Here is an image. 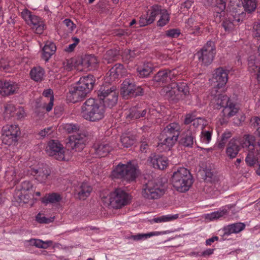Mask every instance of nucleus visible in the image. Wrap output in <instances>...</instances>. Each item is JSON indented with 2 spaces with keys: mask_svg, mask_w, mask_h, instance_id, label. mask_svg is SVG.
<instances>
[{
  "mask_svg": "<svg viewBox=\"0 0 260 260\" xmlns=\"http://www.w3.org/2000/svg\"><path fill=\"white\" fill-rule=\"evenodd\" d=\"M44 100V107H45L47 111L49 112L52 109L54 98L51 89H48L44 91L43 93Z\"/></svg>",
  "mask_w": 260,
  "mask_h": 260,
  "instance_id": "33",
  "label": "nucleus"
},
{
  "mask_svg": "<svg viewBox=\"0 0 260 260\" xmlns=\"http://www.w3.org/2000/svg\"><path fill=\"white\" fill-rule=\"evenodd\" d=\"M44 71L43 69L39 66L33 68L30 72L31 78L35 81H41L44 76Z\"/></svg>",
  "mask_w": 260,
  "mask_h": 260,
  "instance_id": "38",
  "label": "nucleus"
},
{
  "mask_svg": "<svg viewBox=\"0 0 260 260\" xmlns=\"http://www.w3.org/2000/svg\"><path fill=\"white\" fill-rule=\"evenodd\" d=\"M16 172L13 168H11L6 171V177L8 181L14 180Z\"/></svg>",
  "mask_w": 260,
  "mask_h": 260,
  "instance_id": "58",
  "label": "nucleus"
},
{
  "mask_svg": "<svg viewBox=\"0 0 260 260\" xmlns=\"http://www.w3.org/2000/svg\"><path fill=\"white\" fill-rule=\"evenodd\" d=\"M16 107L13 104H8L5 106V113L7 115L14 116H15Z\"/></svg>",
  "mask_w": 260,
  "mask_h": 260,
  "instance_id": "55",
  "label": "nucleus"
},
{
  "mask_svg": "<svg viewBox=\"0 0 260 260\" xmlns=\"http://www.w3.org/2000/svg\"><path fill=\"white\" fill-rule=\"evenodd\" d=\"M94 82L92 75L81 77L78 82L70 87L67 100L70 102L76 103L84 98L93 88Z\"/></svg>",
  "mask_w": 260,
  "mask_h": 260,
  "instance_id": "2",
  "label": "nucleus"
},
{
  "mask_svg": "<svg viewBox=\"0 0 260 260\" xmlns=\"http://www.w3.org/2000/svg\"><path fill=\"white\" fill-rule=\"evenodd\" d=\"M36 221L40 223H49L54 220V217L46 218L41 213H39L36 216Z\"/></svg>",
  "mask_w": 260,
  "mask_h": 260,
  "instance_id": "53",
  "label": "nucleus"
},
{
  "mask_svg": "<svg viewBox=\"0 0 260 260\" xmlns=\"http://www.w3.org/2000/svg\"><path fill=\"white\" fill-rule=\"evenodd\" d=\"M29 245H34L38 248H47L52 245L51 241H43L40 239H32L28 241Z\"/></svg>",
  "mask_w": 260,
  "mask_h": 260,
  "instance_id": "44",
  "label": "nucleus"
},
{
  "mask_svg": "<svg viewBox=\"0 0 260 260\" xmlns=\"http://www.w3.org/2000/svg\"><path fill=\"white\" fill-rule=\"evenodd\" d=\"M178 218V214H168L155 217L152 220L155 223H160L171 221Z\"/></svg>",
  "mask_w": 260,
  "mask_h": 260,
  "instance_id": "46",
  "label": "nucleus"
},
{
  "mask_svg": "<svg viewBox=\"0 0 260 260\" xmlns=\"http://www.w3.org/2000/svg\"><path fill=\"white\" fill-rule=\"evenodd\" d=\"M180 34V30L177 28L170 29L166 31V36L171 38H177Z\"/></svg>",
  "mask_w": 260,
  "mask_h": 260,
  "instance_id": "54",
  "label": "nucleus"
},
{
  "mask_svg": "<svg viewBox=\"0 0 260 260\" xmlns=\"http://www.w3.org/2000/svg\"><path fill=\"white\" fill-rule=\"evenodd\" d=\"M222 92L220 90H218L217 92L214 90H212L211 94L213 98L211 101V104L215 109L223 108L231 101L228 96L222 93Z\"/></svg>",
  "mask_w": 260,
  "mask_h": 260,
  "instance_id": "20",
  "label": "nucleus"
},
{
  "mask_svg": "<svg viewBox=\"0 0 260 260\" xmlns=\"http://www.w3.org/2000/svg\"><path fill=\"white\" fill-rule=\"evenodd\" d=\"M242 4V0H231L230 3V13L242 17L243 13L238 11L237 8L241 7Z\"/></svg>",
  "mask_w": 260,
  "mask_h": 260,
  "instance_id": "40",
  "label": "nucleus"
},
{
  "mask_svg": "<svg viewBox=\"0 0 260 260\" xmlns=\"http://www.w3.org/2000/svg\"><path fill=\"white\" fill-rule=\"evenodd\" d=\"M245 228V225L242 223H236L230 225L226 228V231L229 234L238 233Z\"/></svg>",
  "mask_w": 260,
  "mask_h": 260,
  "instance_id": "48",
  "label": "nucleus"
},
{
  "mask_svg": "<svg viewBox=\"0 0 260 260\" xmlns=\"http://www.w3.org/2000/svg\"><path fill=\"white\" fill-rule=\"evenodd\" d=\"M15 116H17L19 119L24 117L25 113L24 109L20 107L16 108Z\"/></svg>",
  "mask_w": 260,
  "mask_h": 260,
  "instance_id": "64",
  "label": "nucleus"
},
{
  "mask_svg": "<svg viewBox=\"0 0 260 260\" xmlns=\"http://www.w3.org/2000/svg\"><path fill=\"white\" fill-rule=\"evenodd\" d=\"M165 193L164 186L154 180L149 181L143 187L142 196L147 199H157Z\"/></svg>",
  "mask_w": 260,
  "mask_h": 260,
  "instance_id": "10",
  "label": "nucleus"
},
{
  "mask_svg": "<svg viewBox=\"0 0 260 260\" xmlns=\"http://www.w3.org/2000/svg\"><path fill=\"white\" fill-rule=\"evenodd\" d=\"M63 24L68 28L70 31H73L76 28L75 24L70 19H66L63 21Z\"/></svg>",
  "mask_w": 260,
  "mask_h": 260,
  "instance_id": "60",
  "label": "nucleus"
},
{
  "mask_svg": "<svg viewBox=\"0 0 260 260\" xmlns=\"http://www.w3.org/2000/svg\"><path fill=\"white\" fill-rule=\"evenodd\" d=\"M195 132L187 131L181 140V143L185 146L191 147L194 143Z\"/></svg>",
  "mask_w": 260,
  "mask_h": 260,
  "instance_id": "39",
  "label": "nucleus"
},
{
  "mask_svg": "<svg viewBox=\"0 0 260 260\" xmlns=\"http://www.w3.org/2000/svg\"><path fill=\"white\" fill-rule=\"evenodd\" d=\"M241 17L235 15V14L230 13L228 14L223 23L222 26L226 31H230L234 28L235 23L239 22Z\"/></svg>",
  "mask_w": 260,
  "mask_h": 260,
  "instance_id": "27",
  "label": "nucleus"
},
{
  "mask_svg": "<svg viewBox=\"0 0 260 260\" xmlns=\"http://www.w3.org/2000/svg\"><path fill=\"white\" fill-rule=\"evenodd\" d=\"M136 53L134 51H131L128 49H125L122 53V56L123 59L125 60H130L134 58Z\"/></svg>",
  "mask_w": 260,
  "mask_h": 260,
  "instance_id": "56",
  "label": "nucleus"
},
{
  "mask_svg": "<svg viewBox=\"0 0 260 260\" xmlns=\"http://www.w3.org/2000/svg\"><path fill=\"white\" fill-rule=\"evenodd\" d=\"M112 149L111 147L108 143H103L99 145H94L95 153L99 157L106 156Z\"/></svg>",
  "mask_w": 260,
  "mask_h": 260,
  "instance_id": "35",
  "label": "nucleus"
},
{
  "mask_svg": "<svg viewBox=\"0 0 260 260\" xmlns=\"http://www.w3.org/2000/svg\"><path fill=\"white\" fill-rule=\"evenodd\" d=\"M228 74L227 72L223 68L216 69L213 74L212 82L214 83V87L212 90L218 92L225 91V85L228 80Z\"/></svg>",
  "mask_w": 260,
  "mask_h": 260,
  "instance_id": "15",
  "label": "nucleus"
},
{
  "mask_svg": "<svg viewBox=\"0 0 260 260\" xmlns=\"http://www.w3.org/2000/svg\"><path fill=\"white\" fill-rule=\"evenodd\" d=\"M60 128L68 133H73V135L69 137L68 144L73 150L80 151L85 145V136L79 133V126L73 123H65L60 126Z\"/></svg>",
  "mask_w": 260,
  "mask_h": 260,
  "instance_id": "6",
  "label": "nucleus"
},
{
  "mask_svg": "<svg viewBox=\"0 0 260 260\" xmlns=\"http://www.w3.org/2000/svg\"><path fill=\"white\" fill-rule=\"evenodd\" d=\"M126 70L120 64H117L113 66L107 73L109 77V81H112L116 79L122 77L126 74Z\"/></svg>",
  "mask_w": 260,
  "mask_h": 260,
  "instance_id": "26",
  "label": "nucleus"
},
{
  "mask_svg": "<svg viewBox=\"0 0 260 260\" xmlns=\"http://www.w3.org/2000/svg\"><path fill=\"white\" fill-rule=\"evenodd\" d=\"M254 136L250 135H245L241 141L238 139L233 138L229 142L226 149L227 156L233 159L237 156L240 146L243 148H247L248 152L245 158L246 164L250 166H254L257 162H260V141L255 144Z\"/></svg>",
  "mask_w": 260,
  "mask_h": 260,
  "instance_id": "1",
  "label": "nucleus"
},
{
  "mask_svg": "<svg viewBox=\"0 0 260 260\" xmlns=\"http://www.w3.org/2000/svg\"><path fill=\"white\" fill-rule=\"evenodd\" d=\"M143 92V89L140 86H136L129 80H125L121 85V94L124 98L140 95Z\"/></svg>",
  "mask_w": 260,
  "mask_h": 260,
  "instance_id": "16",
  "label": "nucleus"
},
{
  "mask_svg": "<svg viewBox=\"0 0 260 260\" xmlns=\"http://www.w3.org/2000/svg\"><path fill=\"white\" fill-rule=\"evenodd\" d=\"M53 132V128L52 127H48L41 130L39 132V135L42 137H45L51 134Z\"/></svg>",
  "mask_w": 260,
  "mask_h": 260,
  "instance_id": "62",
  "label": "nucleus"
},
{
  "mask_svg": "<svg viewBox=\"0 0 260 260\" xmlns=\"http://www.w3.org/2000/svg\"><path fill=\"white\" fill-rule=\"evenodd\" d=\"M248 64L249 71L256 76L257 81L260 83V62L250 57Z\"/></svg>",
  "mask_w": 260,
  "mask_h": 260,
  "instance_id": "31",
  "label": "nucleus"
},
{
  "mask_svg": "<svg viewBox=\"0 0 260 260\" xmlns=\"http://www.w3.org/2000/svg\"><path fill=\"white\" fill-rule=\"evenodd\" d=\"M178 74L179 71L176 69L161 71L154 76V81L159 83L169 82Z\"/></svg>",
  "mask_w": 260,
  "mask_h": 260,
  "instance_id": "21",
  "label": "nucleus"
},
{
  "mask_svg": "<svg viewBox=\"0 0 260 260\" xmlns=\"http://www.w3.org/2000/svg\"><path fill=\"white\" fill-rule=\"evenodd\" d=\"M137 164L130 161L126 164L119 163L112 170L111 176L114 178H122L128 181H134L139 174Z\"/></svg>",
  "mask_w": 260,
  "mask_h": 260,
  "instance_id": "4",
  "label": "nucleus"
},
{
  "mask_svg": "<svg viewBox=\"0 0 260 260\" xmlns=\"http://www.w3.org/2000/svg\"><path fill=\"white\" fill-rule=\"evenodd\" d=\"M0 66L6 72H11L14 66V62L10 61L7 58H2L0 60Z\"/></svg>",
  "mask_w": 260,
  "mask_h": 260,
  "instance_id": "49",
  "label": "nucleus"
},
{
  "mask_svg": "<svg viewBox=\"0 0 260 260\" xmlns=\"http://www.w3.org/2000/svg\"><path fill=\"white\" fill-rule=\"evenodd\" d=\"M172 233V231L170 230H166L164 231H153L148 233L149 238L153 236H158L162 235L169 234Z\"/></svg>",
  "mask_w": 260,
  "mask_h": 260,
  "instance_id": "59",
  "label": "nucleus"
},
{
  "mask_svg": "<svg viewBox=\"0 0 260 260\" xmlns=\"http://www.w3.org/2000/svg\"><path fill=\"white\" fill-rule=\"evenodd\" d=\"M162 109H165V108L160 106H157L156 107L154 106H151L148 109V114L150 115V117L152 116H158L159 118V115H163L164 114V111ZM147 112V109H145L142 111H141L136 108H133L130 109L129 113L127 115V117H132L135 119H138L140 117L145 116Z\"/></svg>",
  "mask_w": 260,
  "mask_h": 260,
  "instance_id": "13",
  "label": "nucleus"
},
{
  "mask_svg": "<svg viewBox=\"0 0 260 260\" xmlns=\"http://www.w3.org/2000/svg\"><path fill=\"white\" fill-rule=\"evenodd\" d=\"M216 53L214 43L208 42L203 48L197 53L199 60L202 63L208 65L212 62Z\"/></svg>",
  "mask_w": 260,
  "mask_h": 260,
  "instance_id": "14",
  "label": "nucleus"
},
{
  "mask_svg": "<svg viewBox=\"0 0 260 260\" xmlns=\"http://www.w3.org/2000/svg\"><path fill=\"white\" fill-rule=\"evenodd\" d=\"M31 174L40 183L47 181L50 175V171L47 167L43 165L30 168Z\"/></svg>",
  "mask_w": 260,
  "mask_h": 260,
  "instance_id": "19",
  "label": "nucleus"
},
{
  "mask_svg": "<svg viewBox=\"0 0 260 260\" xmlns=\"http://www.w3.org/2000/svg\"><path fill=\"white\" fill-rule=\"evenodd\" d=\"M175 137H170L162 134L160 136L159 142L157 145V150L159 152L169 150L177 141Z\"/></svg>",
  "mask_w": 260,
  "mask_h": 260,
  "instance_id": "24",
  "label": "nucleus"
},
{
  "mask_svg": "<svg viewBox=\"0 0 260 260\" xmlns=\"http://www.w3.org/2000/svg\"><path fill=\"white\" fill-rule=\"evenodd\" d=\"M121 143L124 147H131L135 142L134 137L129 134H124L121 137Z\"/></svg>",
  "mask_w": 260,
  "mask_h": 260,
  "instance_id": "45",
  "label": "nucleus"
},
{
  "mask_svg": "<svg viewBox=\"0 0 260 260\" xmlns=\"http://www.w3.org/2000/svg\"><path fill=\"white\" fill-rule=\"evenodd\" d=\"M149 238L148 233H139L137 235L131 236V239L135 241L145 240Z\"/></svg>",
  "mask_w": 260,
  "mask_h": 260,
  "instance_id": "57",
  "label": "nucleus"
},
{
  "mask_svg": "<svg viewBox=\"0 0 260 260\" xmlns=\"http://www.w3.org/2000/svg\"><path fill=\"white\" fill-rule=\"evenodd\" d=\"M45 151L46 153L60 161H68L71 158L69 150L66 149L58 141L51 140L48 142Z\"/></svg>",
  "mask_w": 260,
  "mask_h": 260,
  "instance_id": "9",
  "label": "nucleus"
},
{
  "mask_svg": "<svg viewBox=\"0 0 260 260\" xmlns=\"http://www.w3.org/2000/svg\"><path fill=\"white\" fill-rule=\"evenodd\" d=\"M73 40L74 41V43L69 45V46L65 49L66 51L68 52H72L74 50L77 45L79 42V39L77 38H73Z\"/></svg>",
  "mask_w": 260,
  "mask_h": 260,
  "instance_id": "63",
  "label": "nucleus"
},
{
  "mask_svg": "<svg viewBox=\"0 0 260 260\" xmlns=\"http://www.w3.org/2000/svg\"><path fill=\"white\" fill-rule=\"evenodd\" d=\"M117 54V52L116 50H110L104 55V59L106 61L107 63H110L115 60Z\"/></svg>",
  "mask_w": 260,
  "mask_h": 260,
  "instance_id": "51",
  "label": "nucleus"
},
{
  "mask_svg": "<svg viewBox=\"0 0 260 260\" xmlns=\"http://www.w3.org/2000/svg\"><path fill=\"white\" fill-rule=\"evenodd\" d=\"M61 199V197L59 194L53 192L46 194L41 199V202L42 203L47 205L58 203Z\"/></svg>",
  "mask_w": 260,
  "mask_h": 260,
  "instance_id": "37",
  "label": "nucleus"
},
{
  "mask_svg": "<svg viewBox=\"0 0 260 260\" xmlns=\"http://www.w3.org/2000/svg\"><path fill=\"white\" fill-rule=\"evenodd\" d=\"M20 135V130L17 124H6L2 129V142L8 145H15Z\"/></svg>",
  "mask_w": 260,
  "mask_h": 260,
  "instance_id": "11",
  "label": "nucleus"
},
{
  "mask_svg": "<svg viewBox=\"0 0 260 260\" xmlns=\"http://www.w3.org/2000/svg\"><path fill=\"white\" fill-rule=\"evenodd\" d=\"M148 163L154 168L164 170L168 165V160L165 156L152 154L148 159Z\"/></svg>",
  "mask_w": 260,
  "mask_h": 260,
  "instance_id": "23",
  "label": "nucleus"
},
{
  "mask_svg": "<svg viewBox=\"0 0 260 260\" xmlns=\"http://www.w3.org/2000/svg\"><path fill=\"white\" fill-rule=\"evenodd\" d=\"M253 36L255 38H260V23H254L252 29Z\"/></svg>",
  "mask_w": 260,
  "mask_h": 260,
  "instance_id": "61",
  "label": "nucleus"
},
{
  "mask_svg": "<svg viewBox=\"0 0 260 260\" xmlns=\"http://www.w3.org/2000/svg\"><path fill=\"white\" fill-rule=\"evenodd\" d=\"M159 18L157 24L158 26L162 27L166 25L170 20L169 14L166 9L161 8V13L158 15Z\"/></svg>",
  "mask_w": 260,
  "mask_h": 260,
  "instance_id": "43",
  "label": "nucleus"
},
{
  "mask_svg": "<svg viewBox=\"0 0 260 260\" xmlns=\"http://www.w3.org/2000/svg\"><path fill=\"white\" fill-rule=\"evenodd\" d=\"M101 200L105 206L118 209L127 205L131 198L123 190L118 188L109 194L101 195Z\"/></svg>",
  "mask_w": 260,
  "mask_h": 260,
  "instance_id": "7",
  "label": "nucleus"
},
{
  "mask_svg": "<svg viewBox=\"0 0 260 260\" xmlns=\"http://www.w3.org/2000/svg\"><path fill=\"white\" fill-rule=\"evenodd\" d=\"M98 63V60L95 56L92 55H85L82 59L81 65L84 69H92Z\"/></svg>",
  "mask_w": 260,
  "mask_h": 260,
  "instance_id": "34",
  "label": "nucleus"
},
{
  "mask_svg": "<svg viewBox=\"0 0 260 260\" xmlns=\"http://www.w3.org/2000/svg\"><path fill=\"white\" fill-rule=\"evenodd\" d=\"M161 7L158 5L152 6L147 12L146 15L140 18L139 23L141 26H146L153 23L155 18L161 13Z\"/></svg>",
  "mask_w": 260,
  "mask_h": 260,
  "instance_id": "18",
  "label": "nucleus"
},
{
  "mask_svg": "<svg viewBox=\"0 0 260 260\" xmlns=\"http://www.w3.org/2000/svg\"><path fill=\"white\" fill-rule=\"evenodd\" d=\"M105 113V109L102 103L93 99L86 100L81 107L82 117L89 121L101 120L104 117Z\"/></svg>",
  "mask_w": 260,
  "mask_h": 260,
  "instance_id": "3",
  "label": "nucleus"
},
{
  "mask_svg": "<svg viewBox=\"0 0 260 260\" xmlns=\"http://www.w3.org/2000/svg\"><path fill=\"white\" fill-rule=\"evenodd\" d=\"M223 108L222 113L225 119H228L235 115L238 112L239 109L237 106L232 101H230L228 104Z\"/></svg>",
  "mask_w": 260,
  "mask_h": 260,
  "instance_id": "32",
  "label": "nucleus"
},
{
  "mask_svg": "<svg viewBox=\"0 0 260 260\" xmlns=\"http://www.w3.org/2000/svg\"><path fill=\"white\" fill-rule=\"evenodd\" d=\"M180 127L179 125L175 122L168 124L163 131V134L170 137H175L177 140Z\"/></svg>",
  "mask_w": 260,
  "mask_h": 260,
  "instance_id": "30",
  "label": "nucleus"
},
{
  "mask_svg": "<svg viewBox=\"0 0 260 260\" xmlns=\"http://www.w3.org/2000/svg\"><path fill=\"white\" fill-rule=\"evenodd\" d=\"M192 125L194 127H198L200 126L202 129L208 126V122L203 118L197 117L196 119L194 120Z\"/></svg>",
  "mask_w": 260,
  "mask_h": 260,
  "instance_id": "52",
  "label": "nucleus"
},
{
  "mask_svg": "<svg viewBox=\"0 0 260 260\" xmlns=\"http://www.w3.org/2000/svg\"><path fill=\"white\" fill-rule=\"evenodd\" d=\"M118 92L114 87L110 89H100L98 91V97L102 104L105 107L112 108L117 102Z\"/></svg>",
  "mask_w": 260,
  "mask_h": 260,
  "instance_id": "12",
  "label": "nucleus"
},
{
  "mask_svg": "<svg viewBox=\"0 0 260 260\" xmlns=\"http://www.w3.org/2000/svg\"><path fill=\"white\" fill-rule=\"evenodd\" d=\"M230 208L231 205L223 206L216 211L204 214L203 216V218L207 221H211L218 219L226 215Z\"/></svg>",
  "mask_w": 260,
  "mask_h": 260,
  "instance_id": "25",
  "label": "nucleus"
},
{
  "mask_svg": "<svg viewBox=\"0 0 260 260\" xmlns=\"http://www.w3.org/2000/svg\"><path fill=\"white\" fill-rule=\"evenodd\" d=\"M56 46L52 42L47 41L42 48V58L48 61L56 51Z\"/></svg>",
  "mask_w": 260,
  "mask_h": 260,
  "instance_id": "29",
  "label": "nucleus"
},
{
  "mask_svg": "<svg viewBox=\"0 0 260 260\" xmlns=\"http://www.w3.org/2000/svg\"><path fill=\"white\" fill-rule=\"evenodd\" d=\"M33 186L29 181H24L21 183V187L20 191L16 193V196L19 198L20 202L27 203L31 197H34L32 194Z\"/></svg>",
  "mask_w": 260,
  "mask_h": 260,
  "instance_id": "17",
  "label": "nucleus"
},
{
  "mask_svg": "<svg viewBox=\"0 0 260 260\" xmlns=\"http://www.w3.org/2000/svg\"><path fill=\"white\" fill-rule=\"evenodd\" d=\"M213 129L210 126H206L202 129L200 141L204 144H208L211 140Z\"/></svg>",
  "mask_w": 260,
  "mask_h": 260,
  "instance_id": "36",
  "label": "nucleus"
},
{
  "mask_svg": "<svg viewBox=\"0 0 260 260\" xmlns=\"http://www.w3.org/2000/svg\"><path fill=\"white\" fill-rule=\"evenodd\" d=\"M92 188L87 183H83L80 186V190L78 192V197L80 200H84L89 196Z\"/></svg>",
  "mask_w": 260,
  "mask_h": 260,
  "instance_id": "42",
  "label": "nucleus"
},
{
  "mask_svg": "<svg viewBox=\"0 0 260 260\" xmlns=\"http://www.w3.org/2000/svg\"><path fill=\"white\" fill-rule=\"evenodd\" d=\"M192 183V175L185 168H179L172 175V184L177 191L184 192L188 190Z\"/></svg>",
  "mask_w": 260,
  "mask_h": 260,
  "instance_id": "5",
  "label": "nucleus"
},
{
  "mask_svg": "<svg viewBox=\"0 0 260 260\" xmlns=\"http://www.w3.org/2000/svg\"><path fill=\"white\" fill-rule=\"evenodd\" d=\"M160 93L172 100H179L182 99V95L189 93V89L186 83H176L172 82L167 86H164Z\"/></svg>",
  "mask_w": 260,
  "mask_h": 260,
  "instance_id": "8",
  "label": "nucleus"
},
{
  "mask_svg": "<svg viewBox=\"0 0 260 260\" xmlns=\"http://www.w3.org/2000/svg\"><path fill=\"white\" fill-rule=\"evenodd\" d=\"M153 66L150 62H147L143 64V67H139L138 69L139 75L141 77H146L148 76L152 72Z\"/></svg>",
  "mask_w": 260,
  "mask_h": 260,
  "instance_id": "41",
  "label": "nucleus"
},
{
  "mask_svg": "<svg viewBox=\"0 0 260 260\" xmlns=\"http://www.w3.org/2000/svg\"><path fill=\"white\" fill-rule=\"evenodd\" d=\"M226 0H217V6L215 7V17L216 21H220L221 12H223L225 8Z\"/></svg>",
  "mask_w": 260,
  "mask_h": 260,
  "instance_id": "47",
  "label": "nucleus"
},
{
  "mask_svg": "<svg viewBox=\"0 0 260 260\" xmlns=\"http://www.w3.org/2000/svg\"><path fill=\"white\" fill-rule=\"evenodd\" d=\"M257 0H244L243 6L245 11L251 13L256 8Z\"/></svg>",
  "mask_w": 260,
  "mask_h": 260,
  "instance_id": "50",
  "label": "nucleus"
},
{
  "mask_svg": "<svg viewBox=\"0 0 260 260\" xmlns=\"http://www.w3.org/2000/svg\"><path fill=\"white\" fill-rule=\"evenodd\" d=\"M19 89L18 84L12 81L0 80V94L7 96L17 92Z\"/></svg>",
  "mask_w": 260,
  "mask_h": 260,
  "instance_id": "22",
  "label": "nucleus"
},
{
  "mask_svg": "<svg viewBox=\"0 0 260 260\" xmlns=\"http://www.w3.org/2000/svg\"><path fill=\"white\" fill-rule=\"evenodd\" d=\"M27 23L31 26L36 34H42L44 28V24L39 17L32 15Z\"/></svg>",
  "mask_w": 260,
  "mask_h": 260,
  "instance_id": "28",
  "label": "nucleus"
}]
</instances>
